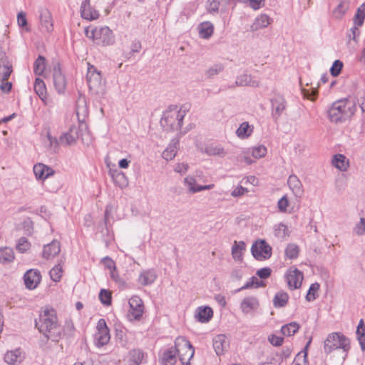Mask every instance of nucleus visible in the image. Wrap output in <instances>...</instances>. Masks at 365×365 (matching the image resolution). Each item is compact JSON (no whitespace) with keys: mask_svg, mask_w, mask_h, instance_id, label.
Wrapping results in <instances>:
<instances>
[{"mask_svg":"<svg viewBox=\"0 0 365 365\" xmlns=\"http://www.w3.org/2000/svg\"><path fill=\"white\" fill-rule=\"evenodd\" d=\"M36 327L47 339L58 341L61 338L62 329L58 324L56 312L51 307H45L36 320Z\"/></svg>","mask_w":365,"mask_h":365,"instance_id":"nucleus-1","label":"nucleus"},{"mask_svg":"<svg viewBox=\"0 0 365 365\" xmlns=\"http://www.w3.org/2000/svg\"><path fill=\"white\" fill-rule=\"evenodd\" d=\"M194 352V348L190 341L184 337L179 336L175 341V346L163 353L162 363L163 365H173L176 361V354L178 353L179 359L182 364H185L192 358Z\"/></svg>","mask_w":365,"mask_h":365,"instance_id":"nucleus-2","label":"nucleus"},{"mask_svg":"<svg viewBox=\"0 0 365 365\" xmlns=\"http://www.w3.org/2000/svg\"><path fill=\"white\" fill-rule=\"evenodd\" d=\"M355 112L354 102L347 98L341 99L332 103L329 110V118L331 122H342L350 118Z\"/></svg>","mask_w":365,"mask_h":365,"instance_id":"nucleus-3","label":"nucleus"},{"mask_svg":"<svg viewBox=\"0 0 365 365\" xmlns=\"http://www.w3.org/2000/svg\"><path fill=\"white\" fill-rule=\"evenodd\" d=\"M185 111L176 106H170L163 114L160 125L166 131H178L182 125Z\"/></svg>","mask_w":365,"mask_h":365,"instance_id":"nucleus-4","label":"nucleus"},{"mask_svg":"<svg viewBox=\"0 0 365 365\" xmlns=\"http://www.w3.org/2000/svg\"><path fill=\"white\" fill-rule=\"evenodd\" d=\"M335 349H341V360L344 361L347 353L350 349L349 339L340 332H333L329 334L324 341V350L327 354H329Z\"/></svg>","mask_w":365,"mask_h":365,"instance_id":"nucleus-5","label":"nucleus"},{"mask_svg":"<svg viewBox=\"0 0 365 365\" xmlns=\"http://www.w3.org/2000/svg\"><path fill=\"white\" fill-rule=\"evenodd\" d=\"M87 81L91 92L102 96L106 93L105 83L102 81L101 73L95 66L88 63Z\"/></svg>","mask_w":365,"mask_h":365,"instance_id":"nucleus-6","label":"nucleus"},{"mask_svg":"<svg viewBox=\"0 0 365 365\" xmlns=\"http://www.w3.org/2000/svg\"><path fill=\"white\" fill-rule=\"evenodd\" d=\"M252 257L257 260L262 261L269 259L272 256V247L265 240H257L252 243Z\"/></svg>","mask_w":365,"mask_h":365,"instance_id":"nucleus-7","label":"nucleus"},{"mask_svg":"<svg viewBox=\"0 0 365 365\" xmlns=\"http://www.w3.org/2000/svg\"><path fill=\"white\" fill-rule=\"evenodd\" d=\"M96 43L102 46L112 45L115 38L112 30L108 26L96 27Z\"/></svg>","mask_w":365,"mask_h":365,"instance_id":"nucleus-8","label":"nucleus"},{"mask_svg":"<svg viewBox=\"0 0 365 365\" xmlns=\"http://www.w3.org/2000/svg\"><path fill=\"white\" fill-rule=\"evenodd\" d=\"M86 128L85 124H81L79 127L76 125H71L68 132L65 133L59 138V143L63 145H71L76 142L79 137V130L83 128Z\"/></svg>","mask_w":365,"mask_h":365,"instance_id":"nucleus-9","label":"nucleus"},{"mask_svg":"<svg viewBox=\"0 0 365 365\" xmlns=\"http://www.w3.org/2000/svg\"><path fill=\"white\" fill-rule=\"evenodd\" d=\"M38 13L41 28L46 32H52L53 30V19L51 11L46 7H41Z\"/></svg>","mask_w":365,"mask_h":365,"instance_id":"nucleus-10","label":"nucleus"},{"mask_svg":"<svg viewBox=\"0 0 365 365\" xmlns=\"http://www.w3.org/2000/svg\"><path fill=\"white\" fill-rule=\"evenodd\" d=\"M130 314L134 319H140L144 312L143 300L138 296H133L129 299Z\"/></svg>","mask_w":365,"mask_h":365,"instance_id":"nucleus-11","label":"nucleus"},{"mask_svg":"<svg viewBox=\"0 0 365 365\" xmlns=\"http://www.w3.org/2000/svg\"><path fill=\"white\" fill-rule=\"evenodd\" d=\"M53 86L57 92L58 93H63L66 89V81L58 63L56 64L53 68Z\"/></svg>","mask_w":365,"mask_h":365,"instance_id":"nucleus-12","label":"nucleus"},{"mask_svg":"<svg viewBox=\"0 0 365 365\" xmlns=\"http://www.w3.org/2000/svg\"><path fill=\"white\" fill-rule=\"evenodd\" d=\"M24 279L26 288L34 289L41 281L40 272L37 269H30L25 273Z\"/></svg>","mask_w":365,"mask_h":365,"instance_id":"nucleus-13","label":"nucleus"},{"mask_svg":"<svg viewBox=\"0 0 365 365\" xmlns=\"http://www.w3.org/2000/svg\"><path fill=\"white\" fill-rule=\"evenodd\" d=\"M184 185L191 193H196L202 190H211L215 187L214 184L207 185H197L196 180L192 176L188 175L184 179Z\"/></svg>","mask_w":365,"mask_h":365,"instance_id":"nucleus-14","label":"nucleus"},{"mask_svg":"<svg viewBox=\"0 0 365 365\" xmlns=\"http://www.w3.org/2000/svg\"><path fill=\"white\" fill-rule=\"evenodd\" d=\"M303 279L302 273L297 269H289L287 273V281L289 288L297 289L300 287Z\"/></svg>","mask_w":365,"mask_h":365,"instance_id":"nucleus-15","label":"nucleus"},{"mask_svg":"<svg viewBox=\"0 0 365 365\" xmlns=\"http://www.w3.org/2000/svg\"><path fill=\"white\" fill-rule=\"evenodd\" d=\"M33 170L36 179L41 180H45L55 173L53 168L43 163L36 164Z\"/></svg>","mask_w":365,"mask_h":365,"instance_id":"nucleus-16","label":"nucleus"},{"mask_svg":"<svg viewBox=\"0 0 365 365\" xmlns=\"http://www.w3.org/2000/svg\"><path fill=\"white\" fill-rule=\"evenodd\" d=\"M91 0H84L81 6V17L92 21L97 19L99 16L98 11L93 9L90 3Z\"/></svg>","mask_w":365,"mask_h":365,"instance_id":"nucleus-17","label":"nucleus"},{"mask_svg":"<svg viewBox=\"0 0 365 365\" xmlns=\"http://www.w3.org/2000/svg\"><path fill=\"white\" fill-rule=\"evenodd\" d=\"M271 103L272 114L274 120H277L285 109V100L281 96H276L271 100Z\"/></svg>","mask_w":365,"mask_h":365,"instance_id":"nucleus-18","label":"nucleus"},{"mask_svg":"<svg viewBox=\"0 0 365 365\" xmlns=\"http://www.w3.org/2000/svg\"><path fill=\"white\" fill-rule=\"evenodd\" d=\"M12 64L5 55L0 57V81H6L12 73Z\"/></svg>","mask_w":365,"mask_h":365,"instance_id":"nucleus-19","label":"nucleus"},{"mask_svg":"<svg viewBox=\"0 0 365 365\" xmlns=\"http://www.w3.org/2000/svg\"><path fill=\"white\" fill-rule=\"evenodd\" d=\"M287 184L289 185V187L292 190V193L297 197H301L302 196L304 193L303 186L301 181L299 180L297 175H289L287 180Z\"/></svg>","mask_w":365,"mask_h":365,"instance_id":"nucleus-20","label":"nucleus"},{"mask_svg":"<svg viewBox=\"0 0 365 365\" xmlns=\"http://www.w3.org/2000/svg\"><path fill=\"white\" fill-rule=\"evenodd\" d=\"M157 279V274L154 269L142 271L138 277V282L142 286L152 284Z\"/></svg>","mask_w":365,"mask_h":365,"instance_id":"nucleus-21","label":"nucleus"},{"mask_svg":"<svg viewBox=\"0 0 365 365\" xmlns=\"http://www.w3.org/2000/svg\"><path fill=\"white\" fill-rule=\"evenodd\" d=\"M60 251V242L57 240H53L51 243L44 246L43 257L46 259H51L58 255Z\"/></svg>","mask_w":365,"mask_h":365,"instance_id":"nucleus-22","label":"nucleus"},{"mask_svg":"<svg viewBox=\"0 0 365 365\" xmlns=\"http://www.w3.org/2000/svg\"><path fill=\"white\" fill-rule=\"evenodd\" d=\"M179 140L177 138L172 139L168 147L163 152V158L166 160H173L177 154Z\"/></svg>","mask_w":365,"mask_h":365,"instance_id":"nucleus-23","label":"nucleus"},{"mask_svg":"<svg viewBox=\"0 0 365 365\" xmlns=\"http://www.w3.org/2000/svg\"><path fill=\"white\" fill-rule=\"evenodd\" d=\"M213 347L217 355L222 354L228 347L226 336L223 334L216 336L213 339Z\"/></svg>","mask_w":365,"mask_h":365,"instance_id":"nucleus-24","label":"nucleus"},{"mask_svg":"<svg viewBox=\"0 0 365 365\" xmlns=\"http://www.w3.org/2000/svg\"><path fill=\"white\" fill-rule=\"evenodd\" d=\"M212 316V309L209 307H200L195 312V318L202 323L209 322Z\"/></svg>","mask_w":365,"mask_h":365,"instance_id":"nucleus-25","label":"nucleus"},{"mask_svg":"<svg viewBox=\"0 0 365 365\" xmlns=\"http://www.w3.org/2000/svg\"><path fill=\"white\" fill-rule=\"evenodd\" d=\"M4 361L9 365L20 364L22 361L21 351L19 349L7 351L4 355Z\"/></svg>","mask_w":365,"mask_h":365,"instance_id":"nucleus-26","label":"nucleus"},{"mask_svg":"<svg viewBox=\"0 0 365 365\" xmlns=\"http://www.w3.org/2000/svg\"><path fill=\"white\" fill-rule=\"evenodd\" d=\"M214 31V26L210 21H204L198 26V33L200 38L207 39L212 36Z\"/></svg>","mask_w":365,"mask_h":365,"instance_id":"nucleus-27","label":"nucleus"},{"mask_svg":"<svg viewBox=\"0 0 365 365\" xmlns=\"http://www.w3.org/2000/svg\"><path fill=\"white\" fill-rule=\"evenodd\" d=\"M245 243L242 241H235L232 247V255L235 261L241 262L242 260V255L245 251Z\"/></svg>","mask_w":365,"mask_h":365,"instance_id":"nucleus-28","label":"nucleus"},{"mask_svg":"<svg viewBox=\"0 0 365 365\" xmlns=\"http://www.w3.org/2000/svg\"><path fill=\"white\" fill-rule=\"evenodd\" d=\"M272 19L265 14H260L255 19L252 23V31L267 27L270 24Z\"/></svg>","mask_w":365,"mask_h":365,"instance_id":"nucleus-29","label":"nucleus"},{"mask_svg":"<svg viewBox=\"0 0 365 365\" xmlns=\"http://www.w3.org/2000/svg\"><path fill=\"white\" fill-rule=\"evenodd\" d=\"M96 345L101 347L107 344L110 341L109 330L97 331L95 334Z\"/></svg>","mask_w":365,"mask_h":365,"instance_id":"nucleus-30","label":"nucleus"},{"mask_svg":"<svg viewBox=\"0 0 365 365\" xmlns=\"http://www.w3.org/2000/svg\"><path fill=\"white\" fill-rule=\"evenodd\" d=\"M332 165L341 171H346L349 167V163L346 160V157L341 154L334 155L332 159Z\"/></svg>","mask_w":365,"mask_h":365,"instance_id":"nucleus-31","label":"nucleus"},{"mask_svg":"<svg viewBox=\"0 0 365 365\" xmlns=\"http://www.w3.org/2000/svg\"><path fill=\"white\" fill-rule=\"evenodd\" d=\"M300 328L298 323L295 322H290L282 327L281 332L283 335L287 336H293L296 334Z\"/></svg>","mask_w":365,"mask_h":365,"instance_id":"nucleus-32","label":"nucleus"},{"mask_svg":"<svg viewBox=\"0 0 365 365\" xmlns=\"http://www.w3.org/2000/svg\"><path fill=\"white\" fill-rule=\"evenodd\" d=\"M357 339L359 342L361 349L363 351H365V325L363 319L359 321L356 329Z\"/></svg>","mask_w":365,"mask_h":365,"instance_id":"nucleus-33","label":"nucleus"},{"mask_svg":"<svg viewBox=\"0 0 365 365\" xmlns=\"http://www.w3.org/2000/svg\"><path fill=\"white\" fill-rule=\"evenodd\" d=\"M289 296L285 292H277L274 299L273 304L276 308L283 307H284L288 302Z\"/></svg>","mask_w":365,"mask_h":365,"instance_id":"nucleus-34","label":"nucleus"},{"mask_svg":"<svg viewBox=\"0 0 365 365\" xmlns=\"http://www.w3.org/2000/svg\"><path fill=\"white\" fill-rule=\"evenodd\" d=\"M34 90L39 98L44 101L46 98V88L43 80L37 78L34 83Z\"/></svg>","mask_w":365,"mask_h":365,"instance_id":"nucleus-35","label":"nucleus"},{"mask_svg":"<svg viewBox=\"0 0 365 365\" xmlns=\"http://www.w3.org/2000/svg\"><path fill=\"white\" fill-rule=\"evenodd\" d=\"M143 359V353L139 349H133L129 352V365H139Z\"/></svg>","mask_w":365,"mask_h":365,"instance_id":"nucleus-36","label":"nucleus"},{"mask_svg":"<svg viewBox=\"0 0 365 365\" xmlns=\"http://www.w3.org/2000/svg\"><path fill=\"white\" fill-rule=\"evenodd\" d=\"M310 344H311V339H309V341L307 343L304 350L297 354V356H295V358L294 359L293 365H307V349Z\"/></svg>","mask_w":365,"mask_h":365,"instance_id":"nucleus-37","label":"nucleus"},{"mask_svg":"<svg viewBox=\"0 0 365 365\" xmlns=\"http://www.w3.org/2000/svg\"><path fill=\"white\" fill-rule=\"evenodd\" d=\"M14 259V253L11 248L4 247L0 249V262H11Z\"/></svg>","mask_w":365,"mask_h":365,"instance_id":"nucleus-38","label":"nucleus"},{"mask_svg":"<svg viewBox=\"0 0 365 365\" xmlns=\"http://www.w3.org/2000/svg\"><path fill=\"white\" fill-rule=\"evenodd\" d=\"M46 68V58L43 56H38L34 65V70L36 75L43 74Z\"/></svg>","mask_w":365,"mask_h":365,"instance_id":"nucleus-39","label":"nucleus"},{"mask_svg":"<svg viewBox=\"0 0 365 365\" xmlns=\"http://www.w3.org/2000/svg\"><path fill=\"white\" fill-rule=\"evenodd\" d=\"M249 128H250V124L248 122L242 123V124H240V125L236 130L237 136L239 138L242 139V140L247 138L250 135Z\"/></svg>","mask_w":365,"mask_h":365,"instance_id":"nucleus-40","label":"nucleus"},{"mask_svg":"<svg viewBox=\"0 0 365 365\" xmlns=\"http://www.w3.org/2000/svg\"><path fill=\"white\" fill-rule=\"evenodd\" d=\"M365 18V4H362L357 9L354 16V24L357 26H361Z\"/></svg>","mask_w":365,"mask_h":365,"instance_id":"nucleus-41","label":"nucleus"},{"mask_svg":"<svg viewBox=\"0 0 365 365\" xmlns=\"http://www.w3.org/2000/svg\"><path fill=\"white\" fill-rule=\"evenodd\" d=\"M62 273L63 269L61 264H56L50 270L49 272L51 279L54 282H59L61 280L62 277Z\"/></svg>","mask_w":365,"mask_h":365,"instance_id":"nucleus-42","label":"nucleus"},{"mask_svg":"<svg viewBox=\"0 0 365 365\" xmlns=\"http://www.w3.org/2000/svg\"><path fill=\"white\" fill-rule=\"evenodd\" d=\"M205 152L209 155L225 156L226 155L225 149L220 145L207 147Z\"/></svg>","mask_w":365,"mask_h":365,"instance_id":"nucleus-43","label":"nucleus"},{"mask_svg":"<svg viewBox=\"0 0 365 365\" xmlns=\"http://www.w3.org/2000/svg\"><path fill=\"white\" fill-rule=\"evenodd\" d=\"M299 247L294 244H289L285 250V255L289 259H296L299 255Z\"/></svg>","mask_w":365,"mask_h":365,"instance_id":"nucleus-44","label":"nucleus"},{"mask_svg":"<svg viewBox=\"0 0 365 365\" xmlns=\"http://www.w3.org/2000/svg\"><path fill=\"white\" fill-rule=\"evenodd\" d=\"M319 284L318 283L312 284L306 295V299L308 302L314 301L317 298L316 292L319 290Z\"/></svg>","mask_w":365,"mask_h":365,"instance_id":"nucleus-45","label":"nucleus"},{"mask_svg":"<svg viewBox=\"0 0 365 365\" xmlns=\"http://www.w3.org/2000/svg\"><path fill=\"white\" fill-rule=\"evenodd\" d=\"M343 68V63L339 60H336L333 63L331 68H330V73L331 75L334 77L338 76Z\"/></svg>","mask_w":365,"mask_h":365,"instance_id":"nucleus-46","label":"nucleus"},{"mask_svg":"<svg viewBox=\"0 0 365 365\" xmlns=\"http://www.w3.org/2000/svg\"><path fill=\"white\" fill-rule=\"evenodd\" d=\"M267 154V148L264 145H258L252 148V157L255 158H261Z\"/></svg>","mask_w":365,"mask_h":365,"instance_id":"nucleus-47","label":"nucleus"},{"mask_svg":"<svg viewBox=\"0 0 365 365\" xmlns=\"http://www.w3.org/2000/svg\"><path fill=\"white\" fill-rule=\"evenodd\" d=\"M99 299L103 304L110 305L111 304V293L106 289H101L99 293Z\"/></svg>","mask_w":365,"mask_h":365,"instance_id":"nucleus-48","label":"nucleus"},{"mask_svg":"<svg viewBox=\"0 0 365 365\" xmlns=\"http://www.w3.org/2000/svg\"><path fill=\"white\" fill-rule=\"evenodd\" d=\"M240 309L245 314L251 312V297L247 296L243 299L240 304Z\"/></svg>","mask_w":365,"mask_h":365,"instance_id":"nucleus-49","label":"nucleus"},{"mask_svg":"<svg viewBox=\"0 0 365 365\" xmlns=\"http://www.w3.org/2000/svg\"><path fill=\"white\" fill-rule=\"evenodd\" d=\"M287 227L282 224L279 223V225L275 226L274 228V234L279 238H284L287 235Z\"/></svg>","mask_w":365,"mask_h":365,"instance_id":"nucleus-50","label":"nucleus"},{"mask_svg":"<svg viewBox=\"0 0 365 365\" xmlns=\"http://www.w3.org/2000/svg\"><path fill=\"white\" fill-rule=\"evenodd\" d=\"M30 247V243L26 237H21L16 245V249L21 252H24Z\"/></svg>","mask_w":365,"mask_h":365,"instance_id":"nucleus-51","label":"nucleus"},{"mask_svg":"<svg viewBox=\"0 0 365 365\" xmlns=\"http://www.w3.org/2000/svg\"><path fill=\"white\" fill-rule=\"evenodd\" d=\"M354 232L357 235H362L365 232V218L361 217L359 223L354 228Z\"/></svg>","mask_w":365,"mask_h":365,"instance_id":"nucleus-52","label":"nucleus"},{"mask_svg":"<svg viewBox=\"0 0 365 365\" xmlns=\"http://www.w3.org/2000/svg\"><path fill=\"white\" fill-rule=\"evenodd\" d=\"M223 66L221 64H215L207 71V75L209 77H212L217 75L223 70Z\"/></svg>","mask_w":365,"mask_h":365,"instance_id":"nucleus-53","label":"nucleus"},{"mask_svg":"<svg viewBox=\"0 0 365 365\" xmlns=\"http://www.w3.org/2000/svg\"><path fill=\"white\" fill-rule=\"evenodd\" d=\"M86 100L84 98L78 99L76 107L77 115H79L80 114L85 115L86 113Z\"/></svg>","mask_w":365,"mask_h":365,"instance_id":"nucleus-54","label":"nucleus"},{"mask_svg":"<svg viewBox=\"0 0 365 365\" xmlns=\"http://www.w3.org/2000/svg\"><path fill=\"white\" fill-rule=\"evenodd\" d=\"M272 272V269L269 267L262 268L256 272L257 276H258L262 279H267L270 277Z\"/></svg>","mask_w":365,"mask_h":365,"instance_id":"nucleus-55","label":"nucleus"},{"mask_svg":"<svg viewBox=\"0 0 365 365\" xmlns=\"http://www.w3.org/2000/svg\"><path fill=\"white\" fill-rule=\"evenodd\" d=\"M269 342L274 346H281L284 341V339L281 336L271 334L268 336Z\"/></svg>","mask_w":365,"mask_h":365,"instance_id":"nucleus-56","label":"nucleus"},{"mask_svg":"<svg viewBox=\"0 0 365 365\" xmlns=\"http://www.w3.org/2000/svg\"><path fill=\"white\" fill-rule=\"evenodd\" d=\"M302 91L303 93L304 96L311 101H314L318 94L317 90L316 88H312L311 91H309V90H307L305 88H302Z\"/></svg>","mask_w":365,"mask_h":365,"instance_id":"nucleus-57","label":"nucleus"},{"mask_svg":"<svg viewBox=\"0 0 365 365\" xmlns=\"http://www.w3.org/2000/svg\"><path fill=\"white\" fill-rule=\"evenodd\" d=\"M288 206L289 200L287 199V197L284 195L277 202V207L281 212H286Z\"/></svg>","mask_w":365,"mask_h":365,"instance_id":"nucleus-58","label":"nucleus"},{"mask_svg":"<svg viewBox=\"0 0 365 365\" xmlns=\"http://www.w3.org/2000/svg\"><path fill=\"white\" fill-rule=\"evenodd\" d=\"M269 365H280L282 362V356L277 353L272 354L271 356L267 359Z\"/></svg>","mask_w":365,"mask_h":365,"instance_id":"nucleus-59","label":"nucleus"},{"mask_svg":"<svg viewBox=\"0 0 365 365\" xmlns=\"http://www.w3.org/2000/svg\"><path fill=\"white\" fill-rule=\"evenodd\" d=\"M189 168V165L187 163H180L176 164L174 170L176 173H180V174H185Z\"/></svg>","mask_w":365,"mask_h":365,"instance_id":"nucleus-60","label":"nucleus"},{"mask_svg":"<svg viewBox=\"0 0 365 365\" xmlns=\"http://www.w3.org/2000/svg\"><path fill=\"white\" fill-rule=\"evenodd\" d=\"M220 2L218 0H212L207 6V11L210 13H215L218 11Z\"/></svg>","mask_w":365,"mask_h":365,"instance_id":"nucleus-61","label":"nucleus"},{"mask_svg":"<svg viewBox=\"0 0 365 365\" xmlns=\"http://www.w3.org/2000/svg\"><path fill=\"white\" fill-rule=\"evenodd\" d=\"M17 22L20 27H25L27 25L26 14L23 11L19 12L17 15Z\"/></svg>","mask_w":365,"mask_h":365,"instance_id":"nucleus-62","label":"nucleus"},{"mask_svg":"<svg viewBox=\"0 0 365 365\" xmlns=\"http://www.w3.org/2000/svg\"><path fill=\"white\" fill-rule=\"evenodd\" d=\"M0 89L5 93H8L11 91L12 88V83L6 81H0Z\"/></svg>","mask_w":365,"mask_h":365,"instance_id":"nucleus-63","label":"nucleus"},{"mask_svg":"<svg viewBox=\"0 0 365 365\" xmlns=\"http://www.w3.org/2000/svg\"><path fill=\"white\" fill-rule=\"evenodd\" d=\"M248 192L249 191L247 188H245L242 186H238L232 192V195L233 197H238L242 195L245 192Z\"/></svg>","mask_w":365,"mask_h":365,"instance_id":"nucleus-64","label":"nucleus"}]
</instances>
